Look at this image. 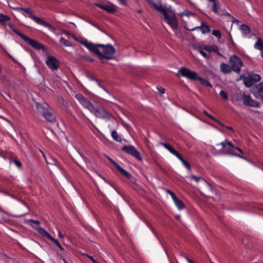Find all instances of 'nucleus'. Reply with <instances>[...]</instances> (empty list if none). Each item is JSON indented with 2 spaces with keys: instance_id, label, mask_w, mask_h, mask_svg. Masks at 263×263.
Segmentation results:
<instances>
[{
  "instance_id": "680f3d73",
  "label": "nucleus",
  "mask_w": 263,
  "mask_h": 263,
  "mask_svg": "<svg viewBox=\"0 0 263 263\" xmlns=\"http://www.w3.org/2000/svg\"><path fill=\"white\" fill-rule=\"evenodd\" d=\"M63 260L64 262V263H68L67 261H66V260L64 258H63Z\"/></svg>"
},
{
  "instance_id": "412c9836",
  "label": "nucleus",
  "mask_w": 263,
  "mask_h": 263,
  "mask_svg": "<svg viewBox=\"0 0 263 263\" xmlns=\"http://www.w3.org/2000/svg\"><path fill=\"white\" fill-rule=\"evenodd\" d=\"M240 30L243 36H246L251 32L250 27L246 24L240 25Z\"/></svg>"
},
{
  "instance_id": "5fc2aeb1",
  "label": "nucleus",
  "mask_w": 263,
  "mask_h": 263,
  "mask_svg": "<svg viewBox=\"0 0 263 263\" xmlns=\"http://www.w3.org/2000/svg\"><path fill=\"white\" fill-rule=\"evenodd\" d=\"M85 59L86 60L89 61H91V62H93L94 61L93 59H91L90 58H85Z\"/></svg>"
},
{
  "instance_id": "4d7b16f0",
  "label": "nucleus",
  "mask_w": 263,
  "mask_h": 263,
  "mask_svg": "<svg viewBox=\"0 0 263 263\" xmlns=\"http://www.w3.org/2000/svg\"><path fill=\"white\" fill-rule=\"evenodd\" d=\"M186 260L189 263H194L191 259H190L188 257H186Z\"/></svg>"
},
{
  "instance_id": "9d476101",
  "label": "nucleus",
  "mask_w": 263,
  "mask_h": 263,
  "mask_svg": "<svg viewBox=\"0 0 263 263\" xmlns=\"http://www.w3.org/2000/svg\"><path fill=\"white\" fill-rule=\"evenodd\" d=\"M124 152L132 155L139 161H142V157L140 153L132 145H124L121 148Z\"/></svg>"
},
{
  "instance_id": "f3484780",
  "label": "nucleus",
  "mask_w": 263,
  "mask_h": 263,
  "mask_svg": "<svg viewBox=\"0 0 263 263\" xmlns=\"http://www.w3.org/2000/svg\"><path fill=\"white\" fill-rule=\"evenodd\" d=\"M203 49L209 52H214L216 53L219 56L221 57H223L222 54L220 52L218 46L216 45L206 46L203 48Z\"/></svg>"
},
{
  "instance_id": "f257e3e1",
  "label": "nucleus",
  "mask_w": 263,
  "mask_h": 263,
  "mask_svg": "<svg viewBox=\"0 0 263 263\" xmlns=\"http://www.w3.org/2000/svg\"><path fill=\"white\" fill-rule=\"evenodd\" d=\"M80 43L84 45L90 51L96 54L101 61L104 63V59H112L115 53V48L111 45H104L101 44H93L91 42H88L87 41H81Z\"/></svg>"
},
{
  "instance_id": "a211bd4d",
  "label": "nucleus",
  "mask_w": 263,
  "mask_h": 263,
  "mask_svg": "<svg viewBox=\"0 0 263 263\" xmlns=\"http://www.w3.org/2000/svg\"><path fill=\"white\" fill-rule=\"evenodd\" d=\"M117 170L124 176H125L126 178H127L128 179H129V180L131 181L132 183H135V178L128 172H127L126 171H125L124 169H123L121 166H120Z\"/></svg>"
},
{
  "instance_id": "0e129e2a",
  "label": "nucleus",
  "mask_w": 263,
  "mask_h": 263,
  "mask_svg": "<svg viewBox=\"0 0 263 263\" xmlns=\"http://www.w3.org/2000/svg\"><path fill=\"white\" fill-rule=\"evenodd\" d=\"M1 95H2L4 98H5L6 99H7V98L5 96H6V94H4H4H2V93H1Z\"/></svg>"
},
{
  "instance_id": "de8ad7c7",
  "label": "nucleus",
  "mask_w": 263,
  "mask_h": 263,
  "mask_svg": "<svg viewBox=\"0 0 263 263\" xmlns=\"http://www.w3.org/2000/svg\"><path fill=\"white\" fill-rule=\"evenodd\" d=\"M217 123H218L221 127H223V128H225L226 127V125L222 123L221 122H220L219 120H217V121L216 122Z\"/></svg>"
},
{
  "instance_id": "f8f14e48",
  "label": "nucleus",
  "mask_w": 263,
  "mask_h": 263,
  "mask_svg": "<svg viewBox=\"0 0 263 263\" xmlns=\"http://www.w3.org/2000/svg\"><path fill=\"white\" fill-rule=\"evenodd\" d=\"M91 112L98 118L110 119L111 117V115L102 106L94 107L93 110Z\"/></svg>"
},
{
  "instance_id": "c03bdc74",
  "label": "nucleus",
  "mask_w": 263,
  "mask_h": 263,
  "mask_svg": "<svg viewBox=\"0 0 263 263\" xmlns=\"http://www.w3.org/2000/svg\"><path fill=\"white\" fill-rule=\"evenodd\" d=\"M84 255L87 256L89 259H90L93 263H97L98 261L95 259L92 256L88 255V254H84Z\"/></svg>"
},
{
  "instance_id": "bf43d9fd",
  "label": "nucleus",
  "mask_w": 263,
  "mask_h": 263,
  "mask_svg": "<svg viewBox=\"0 0 263 263\" xmlns=\"http://www.w3.org/2000/svg\"><path fill=\"white\" fill-rule=\"evenodd\" d=\"M5 94L8 97V98H10V95L8 94L6 92H4Z\"/></svg>"
},
{
  "instance_id": "2f4dec72",
  "label": "nucleus",
  "mask_w": 263,
  "mask_h": 263,
  "mask_svg": "<svg viewBox=\"0 0 263 263\" xmlns=\"http://www.w3.org/2000/svg\"><path fill=\"white\" fill-rule=\"evenodd\" d=\"M60 43L61 44H63V45H64L65 46H71V44L68 40H67L63 37H62L60 39Z\"/></svg>"
},
{
  "instance_id": "7c9ffc66",
  "label": "nucleus",
  "mask_w": 263,
  "mask_h": 263,
  "mask_svg": "<svg viewBox=\"0 0 263 263\" xmlns=\"http://www.w3.org/2000/svg\"><path fill=\"white\" fill-rule=\"evenodd\" d=\"M111 136L112 138L117 141L121 142V138L118 135L117 133L115 130H113L111 133Z\"/></svg>"
},
{
  "instance_id": "37998d69",
  "label": "nucleus",
  "mask_w": 263,
  "mask_h": 263,
  "mask_svg": "<svg viewBox=\"0 0 263 263\" xmlns=\"http://www.w3.org/2000/svg\"><path fill=\"white\" fill-rule=\"evenodd\" d=\"M13 162L15 164V165L20 168L22 167V163L18 160H14Z\"/></svg>"
},
{
  "instance_id": "c9c22d12",
  "label": "nucleus",
  "mask_w": 263,
  "mask_h": 263,
  "mask_svg": "<svg viewBox=\"0 0 263 263\" xmlns=\"http://www.w3.org/2000/svg\"><path fill=\"white\" fill-rule=\"evenodd\" d=\"M212 11L215 14L218 13V6H217L216 1L213 3Z\"/></svg>"
},
{
  "instance_id": "f03ea898",
  "label": "nucleus",
  "mask_w": 263,
  "mask_h": 263,
  "mask_svg": "<svg viewBox=\"0 0 263 263\" xmlns=\"http://www.w3.org/2000/svg\"><path fill=\"white\" fill-rule=\"evenodd\" d=\"M151 5L155 10L163 14L165 21L173 30H176L178 28V23L177 17L172 10L164 8L159 0H149V6Z\"/></svg>"
},
{
  "instance_id": "cd10ccee",
  "label": "nucleus",
  "mask_w": 263,
  "mask_h": 263,
  "mask_svg": "<svg viewBox=\"0 0 263 263\" xmlns=\"http://www.w3.org/2000/svg\"><path fill=\"white\" fill-rule=\"evenodd\" d=\"M254 48L262 50L263 49V41L261 38H258L257 41L254 44Z\"/></svg>"
},
{
  "instance_id": "79ce46f5",
  "label": "nucleus",
  "mask_w": 263,
  "mask_h": 263,
  "mask_svg": "<svg viewBox=\"0 0 263 263\" xmlns=\"http://www.w3.org/2000/svg\"><path fill=\"white\" fill-rule=\"evenodd\" d=\"M108 159L109 160L110 162L115 166V167L118 169L120 166L115 161H114L112 159L108 157Z\"/></svg>"
},
{
  "instance_id": "603ef678",
  "label": "nucleus",
  "mask_w": 263,
  "mask_h": 263,
  "mask_svg": "<svg viewBox=\"0 0 263 263\" xmlns=\"http://www.w3.org/2000/svg\"><path fill=\"white\" fill-rule=\"evenodd\" d=\"M65 34H68L69 35L71 36L75 40L78 41V39L77 38V37H76L74 35H72V34H70V33H68V32H66Z\"/></svg>"
},
{
  "instance_id": "e433bc0d",
  "label": "nucleus",
  "mask_w": 263,
  "mask_h": 263,
  "mask_svg": "<svg viewBox=\"0 0 263 263\" xmlns=\"http://www.w3.org/2000/svg\"><path fill=\"white\" fill-rule=\"evenodd\" d=\"M76 98L78 100L80 101V102L81 103L84 100L86 99L85 97H84L83 95H82L81 93H79L76 95Z\"/></svg>"
},
{
  "instance_id": "c756f323",
  "label": "nucleus",
  "mask_w": 263,
  "mask_h": 263,
  "mask_svg": "<svg viewBox=\"0 0 263 263\" xmlns=\"http://www.w3.org/2000/svg\"><path fill=\"white\" fill-rule=\"evenodd\" d=\"M10 18L9 16L3 14H0V23L3 25H6V22L10 21Z\"/></svg>"
},
{
  "instance_id": "4c0bfd02",
  "label": "nucleus",
  "mask_w": 263,
  "mask_h": 263,
  "mask_svg": "<svg viewBox=\"0 0 263 263\" xmlns=\"http://www.w3.org/2000/svg\"><path fill=\"white\" fill-rule=\"evenodd\" d=\"M166 192L168 194L172 197L173 200H174L176 198H177L175 194L171 190L168 189H166Z\"/></svg>"
},
{
  "instance_id": "a19ab883",
  "label": "nucleus",
  "mask_w": 263,
  "mask_h": 263,
  "mask_svg": "<svg viewBox=\"0 0 263 263\" xmlns=\"http://www.w3.org/2000/svg\"><path fill=\"white\" fill-rule=\"evenodd\" d=\"M229 154V155H231L232 156H235L241 158L243 159L246 160V158L245 157L242 156V155H241L240 154H237L236 153H235L234 152H230Z\"/></svg>"
},
{
  "instance_id": "338daca9",
  "label": "nucleus",
  "mask_w": 263,
  "mask_h": 263,
  "mask_svg": "<svg viewBox=\"0 0 263 263\" xmlns=\"http://www.w3.org/2000/svg\"><path fill=\"white\" fill-rule=\"evenodd\" d=\"M226 15H228V16H230V13H228V12L226 13Z\"/></svg>"
},
{
  "instance_id": "3c124183",
  "label": "nucleus",
  "mask_w": 263,
  "mask_h": 263,
  "mask_svg": "<svg viewBox=\"0 0 263 263\" xmlns=\"http://www.w3.org/2000/svg\"><path fill=\"white\" fill-rule=\"evenodd\" d=\"M121 4L123 6L126 5V0H119Z\"/></svg>"
},
{
  "instance_id": "f704fd0d",
  "label": "nucleus",
  "mask_w": 263,
  "mask_h": 263,
  "mask_svg": "<svg viewBox=\"0 0 263 263\" xmlns=\"http://www.w3.org/2000/svg\"><path fill=\"white\" fill-rule=\"evenodd\" d=\"M51 241H52L53 242H54L56 246L60 249L61 250L63 251L64 248L62 247V246L61 245V244L59 243V242L55 239H54L53 237L50 239Z\"/></svg>"
},
{
  "instance_id": "58836bf2",
  "label": "nucleus",
  "mask_w": 263,
  "mask_h": 263,
  "mask_svg": "<svg viewBox=\"0 0 263 263\" xmlns=\"http://www.w3.org/2000/svg\"><path fill=\"white\" fill-rule=\"evenodd\" d=\"M157 89L159 91V93L161 95L164 94L165 93V90L162 87L158 86H157Z\"/></svg>"
},
{
  "instance_id": "b1692460",
  "label": "nucleus",
  "mask_w": 263,
  "mask_h": 263,
  "mask_svg": "<svg viewBox=\"0 0 263 263\" xmlns=\"http://www.w3.org/2000/svg\"><path fill=\"white\" fill-rule=\"evenodd\" d=\"M196 80L199 81L201 84L206 87H212L211 84L209 81L206 80L204 78L199 77L198 75L196 77Z\"/></svg>"
},
{
  "instance_id": "a18cd8bd",
  "label": "nucleus",
  "mask_w": 263,
  "mask_h": 263,
  "mask_svg": "<svg viewBox=\"0 0 263 263\" xmlns=\"http://www.w3.org/2000/svg\"><path fill=\"white\" fill-rule=\"evenodd\" d=\"M186 29L190 31H194L195 30L199 29L201 31V25L200 26H197V27L193 28L192 29H187V28H186Z\"/></svg>"
},
{
  "instance_id": "0eeeda50",
  "label": "nucleus",
  "mask_w": 263,
  "mask_h": 263,
  "mask_svg": "<svg viewBox=\"0 0 263 263\" xmlns=\"http://www.w3.org/2000/svg\"><path fill=\"white\" fill-rule=\"evenodd\" d=\"M229 63L233 71L239 73L242 66V62L241 59L235 55H232L230 58Z\"/></svg>"
},
{
  "instance_id": "dca6fc26",
  "label": "nucleus",
  "mask_w": 263,
  "mask_h": 263,
  "mask_svg": "<svg viewBox=\"0 0 263 263\" xmlns=\"http://www.w3.org/2000/svg\"><path fill=\"white\" fill-rule=\"evenodd\" d=\"M94 5L109 13H112L116 11V8L114 5H104L99 4H95Z\"/></svg>"
},
{
  "instance_id": "e2e57ef3",
  "label": "nucleus",
  "mask_w": 263,
  "mask_h": 263,
  "mask_svg": "<svg viewBox=\"0 0 263 263\" xmlns=\"http://www.w3.org/2000/svg\"><path fill=\"white\" fill-rule=\"evenodd\" d=\"M208 1H209V2H212V3H213V2H215V0H208Z\"/></svg>"
},
{
  "instance_id": "aec40b11",
  "label": "nucleus",
  "mask_w": 263,
  "mask_h": 263,
  "mask_svg": "<svg viewBox=\"0 0 263 263\" xmlns=\"http://www.w3.org/2000/svg\"><path fill=\"white\" fill-rule=\"evenodd\" d=\"M161 144L164 146L165 148H166L167 151H168L171 154L175 155L176 157H177L179 154V153H178L176 150H175L173 147H172L171 145L168 144L167 143H161Z\"/></svg>"
},
{
  "instance_id": "9b49d317",
  "label": "nucleus",
  "mask_w": 263,
  "mask_h": 263,
  "mask_svg": "<svg viewBox=\"0 0 263 263\" xmlns=\"http://www.w3.org/2000/svg\"><path fill=\"white\" fill-rule=\"evenodd\" d=\"M242 101L244 105L253 107H258L260 105L259 102L253 99L250 95L243 93Z\"/></svg>"
},
{
  "instance_id": "ddd939ff",
  "label": "nucleus",
  "mask_w": 263,
  "mask_h": 263,
  "mask_svg": "<svg viewBox=\"0 0 263 263\" xmlns=\"http://www.w3.org/2000/svg\"><path fill=\"white\" fill-rule=\"evenodd\" d=\"M75 162L84 170L91 165L90 162L87 160V159L81 154H79V155L77 157Z\"/></svg>"
},
{
  "instance_id": "6ab92c4d",
  "label": "nucleus",
  "mask_w": 263,
  "mask_h": 263,
  "mask_svg": "<svg viewBox=\"0 0 263 263\" xmlns=\"http://www.w3.org/2000/svg\"><path fill=\"white\" fill-rule=\"evenodd\" d=\"M191 178L192 180H194L196 182H198L200 181H202L207 185V186L209 189H212V186L211 184L210 183H209L208 182H207L206 180L202 177L197 176L194 175H192L191 176Z\"/></svg>"
},
{
  "instance_id": "49530a36",
  "label": "nucleus",
  "mask_w": 263,
  "mask_h": 263,
  "mask_svg": "<svg viewBox=\"0 0 263 263\" xmlns=\"http://www.w3.org/2000/svg\"><path fill=\"white\" fill-rule=\"evenodd\" d=\"M149 228L151 229L152 232L154 234V235L157 237V238L158 239H159L158 234L155 231L154 229L153 228H151L149 226Z\"/></svg>"
},
{
  "instance_id": "393cba45",
  "label": "nucleus",
  "mask_w": 263,
  "mask_h": 263,
  "mask_svg": "<svg viewBox=\"0 0 263 263\" xmlns=\"http://www.w3.org/2000/svg\"><path fill=\"white\" fill-rule=\"evenodd\" d=\"M81 104L90 111H93L94 109L93 105L86 98L83 101Z\"/></svg>"
},
{
  "instance_id": "473e14b6",
  "label": "nucleus",
  "mask_w": 263,
  "mask_h": 263,
  "mask_svg": "<svg viewBox=\"0 0 263 263\" xmlns=\"http://www.w3.org/2000/svg\"><path fill=\"white\" fill-rule=\"evenodd\" d=\"M219 95L221 97V98H222L223 99H224L225 100H228V95L226 91H225L223 90H221L220 91Z\"/></svg>"
},
{
  "instance_id": "6e6552de",
  "label": "nucleus",
  "mask_w": 263,
  "mask_h": 263,
  "mask_svg": "<svg viewBox=\"0 0 263 263\" xmlns=\"http://www.w3.org/2000/svg\"><path fill=\"white\" fill-rule=\"evenodd\" d=\"M251 93L256 99L263 101V82L254 85L252 88Z\"/></svg>"
},
{
  "instance_id": "4be33fe9",
  "label": "nucleus",
  "mask_w": 263,
  "mask_h": 263,
  "mask_svg": "<svg viewBox=\"0 0 263 263\" xmlns=\"http://www.w3.org/2000/svg\"><path fill=\"white\" fill-rule=\"evenodd\" d=\"M173 201L179 210H182L185 208L184 203L177 197Z\"/></svg>"
},
{
  "instance_id": "8fccbe9b",
  "label": "nucleus",
  "mask_w": 263,
  "mask_h": 263,
  "mask_svg": "<svg viewBox=\"0 0 263 263\" xmlns=\"http://www.w3.org/2000/svg\"><path fill=\"white\" fill-rule=\"evenodd\" d=\"M30 221L33 223H35V224H40V222L38 220H30Z\"/></svg>"
},
{
  "instance_id": "864d4df0",
  "label": "nucleus",
  "mask_w": 263,
  "mask_h": 263,
  "mask_svg": "<svg viewBox=\"0 0 263 263\" xmlns=\"http://www.w3.org/2000/svg\"><path fill=\"white\" fill-rule=\"evenodd\" d=\"M58 235L60 238H64V235L62 234L60 230L58 231Z\"/></svg>"
},
{
  "instance_id": "bb28decb",
  "label": "nucleus",
  "mask_w": 263,
  "mask_h": 263,
  "mask_svg": "<svg viewBox=\"0 0 263 263\" xmlns=\"http://www.w3.org/2000/svg\"><path fill=\"white\" fill-rule=\"evenodd\" d=\"M176 157L180 160V161L182 163L183 165L188 170H191L190 164L187 161H186L180 154Z\"/></svg>"
},
{
  "instance_id": "ea45409f",
  "label": "nucleus",
  "mask_w": 263,
  "mask_h": 263,
  "mask_svg": "<svg viewBox=\"0 0 263 263\" xmlns=\"http://www.w3.org/2000/svg\"><path fill=\"white\" fill-rule=\"evenodd\" d=\"M199 52L205 58L208 59L209 58L210 56L204 51L202 50L199 49Z\"/></svg>"
},
{
  "instance_id": "72a5a7b5",
  "label": "nucleus",
  "mask_w": 263,
  "mask_h": 263,
  "mask_svg": "<svg viewBox=\"0 0 263 263\" xmlns=\"http://www.w3.org/2000/svg\"><path fill=\"white\" fill-rule=\"evenodd\" d=\"M212 34L218 39L221 38V34L220 30L217 29H214L212 31Z\"/></svg>"
},
{
  "instance_id": "20e7f679",
  "label": "nucleus",
  "mask_w": 263,
  "mask_h": 263,
  "mask_svg": "<svg viewBox=\"0 0 263 263\" xmlns=\"http://www.w3.org/2000/svg\"><path fill=\"white\" fill-rule=\"evenodd\" d=\"M16 10L23 11L26 13L28 14V16L30 18L32 19L34 21L40 25H42L45 27L48 28L50 30L52 31H55V28L51 26L49 23L45 22V21L42 20L41 18L36 16L33 14L32 11L30 8H23V7H16L14 8Z\"/></svg>"
},
{
  "instance_id": "69168bd1",
  "label": "nucleus",
  "mask_w": 263,
  "mask_h": 263,
  "mask_svg": "<svg viewBox=\"0 0 263 263\" xmlns=\"http://www.w3.org/2000/svg\"><path fill=\"white\" fill-rule=\"evenodd\" d=\"M43 154V156H44V157L45 158V159H46V157H45V154L43 153V152L41 151Z\"/></svg>"
},
{
  "instance_id": "a878e982",
  "label": "nucleus",
  "mask_w": 263,
  "mask_h": 263,
  "mask_svg": "<svg viewBox=\"0 0 263 263\" xmlns=\"http://www.w3.org/2000/svg\"><path fill=\"white\" fill-rule=\"evenodd\" d=\"M37 231L39 233L44 236H46L49 240L52 237V236L49 233H48L45 230L41 227H39L37 228Z\"/></svg>"
},
{
  "instance_id": "4468645a",
  "label": "nucleus",
  "mask_w": 263,
  "mask_h": 263,
  "mask_svg": "<svg viewBox=\"0 0 263 263\" xmlns=\"http://www.w3.org/2000/svg\"><path fill=\"white\" fill-rule=\"evenodd\" d=\"M46 63L52 70H57L59 67V62L53 56H48Z\"/></svg>"
},
{
  "instance_id": "39448f33",
  "label": "nucleus",
  "mask_w": 263,
  "mask_h": 263,
  "mask_svg": "<svg viewBox=\"0 0 263 263\" xmlns=\"http://www.w3.org/2000/svg\"><path fill=\"white\" fill-rule=\"evenodd\" d=\"M9 26L15 33L20 36L22 39L24 40L26 43L32 47L33 48L37 50H45V47L43 44L39 43L35 40L30 39L29 37L25 35L22 33L19 32L17 30L13 28L11 24H9Z\"/></svg>"
},
{
  "instance_id": "052dcab7",
  "label": "nucleus",
  "mask_w": 263,
  "mask_h": 263,
  "mask_svg": "<svg viewBox=\"0 0 263 263\" xmlns=\"http://www.w3.org/2000/svg\"><path fill=\"white\" fill-rule=\"evenodd\" d=\"M261 56L263 58V49L261 50Z\"/></svg>"
},
{
  "instance_id": "423d86ee",
  "label": "nucleus",
  "mask_w": 263,
  "mask_h": 263,
  "mask_svg": "<svg viewBox=\"0 0 263 263\" xmlns=\"http://www.w3.org/2000/svg\"><path fill=\"white\" fill-rule=\"evenodd\" d=\"M177 77H183L191 80H196L197 73L185 67H181L176 74Z\"/></svg>"
},
{
  "instance_id": "774afa93",
  "label": "nucleus",
  "mask_w": 263,
  "mask_h": 263,
  "mask_svg": "<svg viewBox=\"0 0 263 263\" xmlns=\"http://www.w3.org/2000/svg\"><path fill=\"white\" fill-rule=\"evenodd\" d=\"M139 193L140 194L142 195H143L142 192L141 191H139Z\"/></svg>"
},
{
  "instance_id": "09e8293b",
  "label": "nucleus",
  "mask_w": 263,
  "mask_h": 263,
  "mask_svg": "<svg viewBox=\"0 0 263 263\" xmlns=\"http://www.w3.org/2000/svg\"><path fill=\"white\" fill-rule=\"evenodd\" d=\"M208 117L209 118H210L211 119H212V120L214 121L215 122H216L217 120L218 119H217L216 118H215L214 117H213V116H212L211 115H208Z\"/></svg>"
},
{
  "instance_id": "c85d7f7f",
  "label": "nucleus",
  "mask_w": 263,
  "mask_h": 263,
  "mask_svg": "<svg viewBox=\"0 0 263 263\" xmlns=\"http://www.w3.org/2000/svg\"><path fill=\"white\" fill-rule=\"evenodd\" d=\"M211 31L210 27L205 23H201V32L203 34L208 33Z\"/></svg>"
},
{
  "instance_id": "2eb2a0df",
  "label": "nucleus",
  "mask_w": 263,
  "mask_h": 263,
  "mask_svg": "<svg viewBox=\"0 0 263 263\" xmlns=\"http://www.w3.org/2000/svg\"><path fill=\"white\" fill-rule=\"evenodd\" d=\"M222 145V148H225L227 146H230L231 148H233V149H236L237 150L240 154H243V153L242 152V151L239 147H237V146H235V145H234L232 142H230V141H229L227 140H226L225 141L219 143V144H217V145Z\"/></svg>"
},
{
  "instance_id": "7ed1b4c3",
  "label": "nucleus",
  "mask_w": 263,
  "mask_h": 263,
  "mask_svg": "<svg viewBox=\"0 0 263 263\" xmlns=\"http://www.w3.org/2000/svg\"><path fill=\"white\" fill-rule=\"evenodd\" d=\"M36 109L47 122H53L55 121V116L53 114L52 109L46 103H37Z\"/></svg>"
},
{
  "instance_id": "13d9d810",
  "label": "nucleus",
  "mask_w": 263,
  "mask_h": 263,
  "mask_svg": "<svg viewBox=\"0 0 263 263\" xmlns=\"http://www.w3.org/2000/svg\"><path fill=\"white\" fill-rule=\"evenodd\" d=\"M203 113L204 115H205L207 117H208V115H210V114H209L205 110H204L203 111Z\"/></svg>"
},
{
  "instance_id": "1a4fd4ad",
  "label": "nucleus",
  "mask_w": 263,
  "mask_h": 263,
  "mask_svg": "<svg viewBox=\"0 0 263 263\" xmlns=\"http://www.w3.org/2000/svg\"><path fill=\"white\" fill-rule=\"evenodd\" d=\"M261 80V77L258 74L249 75L243 79V83L247 87L253 86L254 84Z\"/></svg>"
},
{
  "instance_id": "5701e85b",
  "label": "nucleus",
  "mask_w": 263,
  "mask_h": 263,
  "mask_svg": "<svg viewBox=\"0 0 263 263\" xmlns=\"http://www.w3.org/2000/svg\"><path fill=\"white\" fill-rule=\"evenodd\" d=\"M220 68L221 72L223 73H229L231 71V68L228 64L222 63L220 65Z\"/></svg>"
},
{
  "instance_id": "6e6d98bb",
  "label": "nucleus",
  "mask_w": 263,
  "mask_h": 263,
  "mask_svg": "<svg viewBox=\"0 0 263 263\" xmlns=\"http://www.w3.org/2000/svg\"><path fill=\"white\" fill-rule=\"evenodd\" d=\"M225 128H227V129H229V130H231V131L233 132V128H232L231 127H230V126H226Z\"/></svg>"
}]
</instances>
